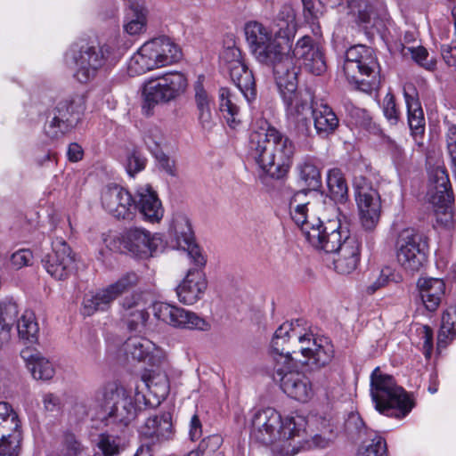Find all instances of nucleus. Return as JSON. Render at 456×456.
I'll return each mask as SVG.
<instances>
[{
	"mask_svg": "<svg viewBox=\"0 0 456 456\" xmlns=\"http://www.w3.org/2000/svg\"><path fill=\"white\" fill-rule=\"evenodd\" d=\"M306 425L301 415L281 418L275 409L268 407L253 413L250 438L265 445L273 444L275 456H294L312 446H327L329 441L320 435L311 436Z\"/></svg>",
	"mask_w": 456,
	"mask_h": 456,
	"instance_id": "obj_1",
	"label": "nucleus"
},
{
	"mask_svg": "<svg viewBox=\"0 0 456 456\" xmlns=\"http://www.w3.org/2000/svg\"><path fill=\"white\" fill-rule=\"evenodd\" d=\"M295 150L293 141L266 120L252 126L248 142V155L272 177L281 178L288 172Z\"/></svg>",
	"mask_w": 456,
	"mask_h": 456,
	"instance_id": "obj_2",
	"label": "nucleus"
},
{
	"mask_svg": "<svg viewBox=\"0 0 456 456\" xmlns=\"http://www.w3.org/2000/svg\"><path fill=\"white\" fill-rule=\"evenodd\" d=\"M333 219H329L323 232L307 231L308 242L315 248L333 254L332 263L337 273L348 274L355 270L360 260V244L343 228L335 204H330Z\"/></svg>",
	"mask_w": 456,
	"mask_h": 456,
	"instance_id": "obj_3",
	"label": "nucleus"
},
{
	"mask_svg": "<svg viewBox=\"0 0 456 456\" xmlns=\"http://www.w3.org/2000/svg\"><path fill=\"white\" fill-rule=\"evenodd\" d=\"M283 105L287 122L302 135L311 134V117L314 110L313 97L307 91L297 90V69L278 68L274 77Z\"/></svg>",
	"mask_w": 456,
	"mask_h": 456,
	"instance_id": "obj_4",
	"label": "nucleus"
},
{
	"mask_svg": "<svg viewBox=\"0 0 456 456\" xmlns=\"http://www.w3.org/2000/svg\"><path fill=\"white\" fill-rule=\"evenodd\" d=\"M245 36L252 54L259 62L272 67L274 77L278 68L289 70L295 66L289 56L291 45L288 37H281V31L273 35L263 24L250 21L245 26Z\"/></svg>",
	"mask_w": 456,
	"mask_h": 456,
	"instance_id": "obj_5",
	"label": "nucleus"
},
{
	"mask_svg": "<svg viewBox=\"0 0 456 456\" xmlns=\"http://www.w3.org/2000/svg\"><path fill=\"white\" fill-rule=\"evenodd\" d=\"M290 330L294 331L295 337L291 348V364L294 362L306 364L312 361L317 366H323L330 361L333 349L328 338L314 337L305 321L286 322L281 324L279 333L287 334Z\"/></svg>",
	"mask_w": 456,
	"mask_h": 456,
	"instance_id": "obj_6",
	"label": "nucleus"
},
{
	"mask_svg": "<svg viewBox=\"0 0 456 456\" xmlns=\"http://www.w3.org/2000/svg\"><path fill=\"white\" fill-rule=\"evenodd\" d=\"M119 59V53L113 41L97 45H84L78 50L69 49L65 61L73 65L74 77L82 84L94 80L99 70L107 65H113Z\"/></svg>",
	"mask_w": 456,
	"mask_h": 456,
	"instance_id": "obj_7",
	"label": "nucleus"
},
{
	"mask_svg": "<svg viewBox=\"0 0 456 456\" xmlns=\"http://www.w3.org/2000/svg\"><path fill=\"white\" fill-rule=\"evenodd\" d=\"M182 57L180 47L169 37H160L145 42L126 63L130 77L171 65Z\"/></svg>",
	"mask_w": 456,
	"mask_h": 456,
	"instance_id": "obj_8",
	"label": "nucleus"
},
{
	"mask_svg": "<svg viewBox=\"0 0 456 456\" xmlns=\"http://www.w3.org/2000/svg\"><path fill=\"white\" fill-rule=\"evenodd\" d=\"M102 396L105 403V413L102 421L106 426L118 424L127 426L134 419L138 411L148 406L147 395L136 386L134 397L117 382L108 383L103 387Z\"/></svg>",
	"mask_w": 456,
	"mask_h": 456,
	"instance_id": "obj_9",
	"label": "nucleus"
},
{
	"mask_svg": "<svg viewBox=\"0 0 456 456\" xmlns=\"http://www.w3.org/2000/svg\"><path fill=\"white\" fill-rule=\"evenodd\" d=\"M343 71L346 79L358 85L362 91L378 89L381 83L380 66L375 52L363 45L346 50Z\"/></svg>",
	"mask_w": 456,
	"mask_h": 456,
	"instance_id": "obj_10",
	"label": "nucleus"
},
{
	"mask_svg": "<svg viewBox=\"0 0 456 456\" xmlns=\"http://www.w3.org/2000/svg\"><path fill=\"white\" fill-rule=\"evenodd\" d=\"M370 396L375 409L388 415L393 409L399 411V417H405L412 409L413 403L403 387L396 385L391 375L379 367L370 374Z\"/></svg>",
	"mask_w": 456,
	"mask_h": 456,
	"instance_id": "obj_11",
	"label": "nucleus"
},
{
	"mask_svg": "<svg viewBox=\"0 0 456 456\" xmlns=\"http://www.w3.org/2000/svg\"><path fill=\"white\" fill-rule=\"evenodd\" d=\"M86 110V99L81 94L66 97L57 102L47 115L44 126L45 135L58 140L70 132Z\"/></svg>",
	"mask_w": 456,
	"mask_h": 456,
	"instance_id": "obj_12",
	"label": "nucleus"
},
{
	"mask_svg": "<svg viewBox=\"0 0 456 456\" xmlns=\"http://www.w3.org/2000/svg\"><path fill=\"white\" fill-rule=\"evenodd\" d=\"M102 240L110 250H120L123 248L141 258L152 256L163 246L159 233H151L140 227L126 229L119 236L103 234Z\"/></svg>",
	"mask_w": 456,
	"mask_h": 456,
	"instance_id": "obj_13",
	"label": "nucleus"
},
{
	"mask_svg": "<svg viewBox=\"0 0 456 456\" xmlns=\"http://www.w3.org/2000/svg\"><path fill=\"white\" fill-rule=\"evenodd\" d=\"M187 87V78L181 72H169L149 80L143 86V110L148 113L154 105L167 102L181 95Z\"/></svg>",
	"mask_w": 456,
	"mask_h": 456,
	"instance_id": "obj_14",
	"label": "nucleus"
},
{
	"mask_svg": "<svg viewBox=\"0 0 456 456\" xmlns=\"http://www.w3.org/2000/svg\"><path fill=\"white\" fill-rule=\"evenodd\" d=\"M355 201L362 227L367 231L375 229L381 215V198L379 191L363 176L354 178Z\"/></svg>",
	"mask_w": 456,
	"mask_h": 456,
	"instance_id": "obj_15",
	"label": "nucleus"
},
{
	"mask_svg": "<svg viewBox=\"0 0 456 456\" xmlns=\"http://www.w3.org/2000/svg\"><path fill=\"white\" fill-rule=\"evenodd\" d=\"M220 61L245 99L248 102L255 99V78L245 62L241 51L234 45L228 46L221 53Z\"/></svg>",
	"mask_w": 456,
	"mask_h": 456,
	"instance_id": "obj_16",
	"label": "nucleus"
},
{
	"mask_svg": "<svg viewBox=\"0 0 456 456\" xmlns=\"http://www.w3.org/2000/svg\"><path fill=\"white\" fill-rule=\"evenodd\" d=\"M396 260L407 273L419 272L427 261V245L412 229L402 231L396 241Z\"/></svg>",
	"mask_w": 456,
	"mask_h": 456,
	"instance_id": "obj_17",
	"label": "nucleus"
},
{
	"mask_svg": "<svg viewBox=\"0 0 456 456\" xmlns=\"http://www.w3.org/2000/svg\"><path fill=\"white\" fill-rule=\"evenodd\" d=\"M138 283L139 276L130 272L94 294H86L83 299V314L90 316L96 311L108 309L114 300Z\"/></svg>",
	"mask_w": 456,
	"mask_h": 456,
	"instance_id": "obj_18",
	"label": "nucleus"
},
{
	"mask_svg": "<svg viewBox=\"0 0 456 456\" xmlns=\"http://www.w3.org/2000/svg\"><path fill=\"white\" fill-rule=\"evenodd\" d=\"M273 379L280 382L281 388L289 397L301 403H307L314 395L309 379L295 370L294 364L274 365Z\"/></svg>",
	"mask_w": 456,
	"mask_h": 456,
	"instance_id": "obj_19",
	"label": "nucleus"
},
{
	"mask_svg": "<svg viewBox=\"0 0 456 456\" xmlns=\"http://www.w3.org/2000/svg\"><path fill=\"white\" fill-rule=\"evenodd\" d=\"M120 351L128 362H146L152 368H163L167 364L164 350L144 337L134 336L127 338Z\"/></svg>",
	"mask_w": 456,
	"mask_h": 456,
	"instance_id": "obj_20",
	"label": "nucleus"
},
{
	"mask_svg": "<svg viewBox=\"0 0 456 456\" xmlns=\"http://www.w3.org/2000/svg\"><path fill=\"white\" fill-rule=\"evenodd\" d=\"M153 314L174 328L199 330H208L210 328V324L196 313L163 302L153 305Z\"/></svg>",
	"mask_w": 456,
	"mask_h": 456,
	"instance_id": "obj_21",
	"label": "nucleus"
},
{
	"mask_svg": "<svg viewBox=\"0 0 456 456\" xmlns=\"http://www.w3.org/2000/svg\"><path fill=\"white\" fill-rule=\"evenodd\" d=\"M20 419L12 406L0 402V456H18L21 440Z\"/></svg>",
	"mask_w": 456,
	"mask_h": 456,
	"instance_id": "obj_22",
	"label": "nucleus"
},
{
	"mask_svg": "<svg viewBox=\"0 0 456 456\" xmlns=\"http://www.w3.org/2000/svg\"><path fill=\"white\" fill-rule=\"evenodd\" d=\"M42 262L45 271L58 281L68 279L75 269V255L61 237L52 241V252Z\"/></svg>",
	"mask_w": 456,
	"mask_h": 456,
	"instance_id": "obj_23",
	"label": "nucleus"
},
{
	"mask_svg": "<svg viewBox=\"0 0 456 456\" xmlns=\"http://www.w3.org/2000/svg\"><path fill=\"white\" fill-rule=\"evenodd\" d=\"M294 65L299 70L297 63L302 65L308 72L314 75H322L326 70V61L323 52L309 36H305L297 40L295 47L289 52Z\"/></svg>",
	"mask_w": 456,
	"mask_h": 456,
	"instance_id": "obj_24",
	"label": "nucleus"
},
{
	"mask_svg": "<svg viewBox=\"0 0 456 456\" xmlns=\"http://www.w3.org/2000/svg\"><path fill=\"white\" fill-rule=\"evenodd\" d=\"M313 208V203L309 199V194L306 190H301L295 192L289 200V216L293 222L301 229L303 235L308 241L307 231L316 230L317 232H323L327 221L330 219L325 214L322 217L310 222L308 220L309 208Z\"/></svg>",
	"mask_w": 456,
	"mask_h": 456,
	"instance_id": "obj_25",
	"label": "nucleus"
},
{
	"mask_svg": "<svg viewBox=\"0 0 456 456\" xmlns=\"http://www.w3.org/2000/svg\"><path fill=\"white\" fill-rule=\"evenodd\" d=\"M134 199L130 192L118 185H108L102 191V205L118 219L134 216Z\"/></svg>",
	"mask_w": 456,
	"mask_h": 456,
	"instance_id": "obj_26",
	"label": "nucleus"
},
{
	"mask_svg": "<svg viewBox=\"0 0 456 456\" xmlns=\"http://www.w3.org/2000/svg\"><path fill=\"white\" fill-rule=\"evenodd\" d=\"M138 211L143 221L157 224L164 216V208L159 196L149 184L139 186L134 193V213Z\"/></svg>",
	"mask_w": 456,
	"mask_h": 456,
	"instance_id": "obj_27",
	"label": "nucleus"
},
{
	"mask_svg": "<svg viewBox=\"0 0 456 456\" xmlns=\"http://www.w3.org/2000/svg\"><path fill=\"white\" fill-rule=\"evenodd\" d=\"M208 289V281L200 269H190L176 288L181 303L192 305L203 298Z\"/></svg>",
	"mask_w": 456,
	"mask_h": 456,
	"instance_id": "obj_28",
	"label": "nucleus"
},
{
	"mask_svg": "<svg viewBox=\"0 0 456 456\" xmlns=\"http://www.w3.org/2000/svg\"><path fill=\"white\" fill-rule=\"evenodd\" d=\"M150 301V294L147 292L134 293L123 300L122 305L126 311L125 318L130 330H141L146 326L150 317L146 308Z\"/></svg>",
	"mask_w": 456,
	"mask_h": 456,
	"instance_id": "obj_29",
	"label": "nucleus"
},
{
	"mask_svg": "<svg viewBox=\"0 0 456 456\" xmlns=\"http://www.w3.org/2000/svg\"><path fill=\"white\" fill-rule=\"evenodd\" d=\"M139 434L146 444H154L171 439L174 435L171 414L165 412L147 419L140 427Z\"/></svg>",
	"mask_w": 456,
	"mask_h": 456,
	"instance_id": "obj_30",
	"label": "nucleus"
},
{
	"mask_svg": "<svg viewBox=\"0 0 456 456\" xmlns=\"http://www.w3.org/2000/svg\"><path fill=\"white\" fill-rule=\"evenodd\" d=\"M167 365V363L163 368H157V370H147L142 375L141 384L137 385L140 386V389L146 387L149 393L152 395L153 401L147 397L148 406L159 405L169 393V381L165 372Z\"/></svg>",
	"mask_w": 456,
	"mask_h": 456,
	"instance_id": "obj_31",
	"label": "nucleus"
},
{
	"mask_svg": "<svg viewBox=\"0 0 456 456\" xmlns=\"http://www.w3.org/2000/svg\"><path fill=\"white\" fill-rule=\"evenodd\" d=\"M417 288L426 309L435 312L441 304L445 292L444 281L438 278L421 277L418 280Z\"/></svg>",
	"mask_w": 456,
	"mask_h": 456,
	"instance_id": "obj_32",
	"label": "nucleus"
},
{
	"mask_svg": "<svg viewBox=\"0 0 456 456\" xmlns=\"http://www.w3.org/2000/svg\"><path fill=\"white\" fill-rule=\"evenodd\" d=\"M281 325L275 330L272 341L270 354L274 365H286L291 363L292 346L295 337L294 331L281 334Z\"/></svg>",
	"mask_w": 456,
	"mask_h": 456,
	"instance_id": "obj_33",
	"label": "nucleus"
},
{
	"mask_svg": "<svg viewBox=\"0 0 456 456\" xmlns=\"http://www.w3.org/2000/svg\"><path fill=\"white\" fill-rule=\"evenodd\" d=\"M430 189L428 191L429 200L432 204L445 201L450 198V181L446 169L444 166L437 165L428 169Z\"/></svg>",
	"mask_w": 456,
	"mask_h": 456,
	"instance_id": "obj_34",
	"label": "nucleus"
},
{
	"mask_svg": "<svg viewBox=\"0 0 456 456\" xmlns=\"http://www.w3.org/2000/svg\"><path fill=\"white\" fill-rule=\"evenodd\" d=\"M194 241L191 223L186 216L174 218L169 232V246L172 248L183 249Z\"/></svg>",
	"mask_w": 456,
	"mask_h": 456,
	"instance_id": "obj_35",
	"label": "nucleus"
},
{
	"mask_svg": "<svg viewBox=\"0 0 456 456\" xmlns=\"http://www.w3.org/2000/svg\"><path fill=\"white\" fill-rule=\"evenodd\" d=\"M312 118L316 134L321 137H327L334 133L338 126L337 115L327 104L316 106Z\"/></svg>",
	"mask_w": 456,
	"mask_h": 456,
	"instance_id": "obj_36",
	"label": "nucleus"
},
{
	"mask_svg": "<svg viewBox=\"0 0 456 456\" xmlns=\"http://www.w3.org/2000/svg\"><path fill=\"white\" fill-rule=\"evenodd\" d=\"M403 95L408 112V123L412 131L421 133L424 128V113L415 89L411 86L403 88Z\"/></svg>",
	"mask_w": 456,
	"mask_h": 456,
	"instance_id": "obj_37",
	"label": "nucleus"
},
{
	"mask_svg": "<svg viewBox=\"0 0 456 456\" xmlns=\"http://www.w3.org/2000/svg\"><path fill=\"white\" fill-rule=\"evenodd\" d=\"M299 179L308 187V194L322 187V175L316 161L311 158H305L297 166Z\"/></svg>",
	"mask_w": 456,
	"mask_h": 456,
	"instance_id": "obj_38",
	"label": "nucleus"
},
{
	"mask_svg": "<svg viewBox=\"0 0 456 456\" xmlns=\"http://www.w3.org/2000/svg\"><path fill=\"white\" fill-rule=\"evenodd\" d=\"M327 186L330 200L334 202L344 203L348 198V186L342 171L332 168L327 174Z\"/></svg>",
	"mask_w": 456,
	"mask_h": 456,
	"instance_id": "obj_39",
	"label": "nucleus"
},
{
	"mask_svg": "<svg viewBox=\"0 0 456 456\" xmlns=\"http://www.w3.org/2000/svg\"><path fill=\"white\" fill-rule=\"evenodd\" d=\"M146 14L143 6L131 2L126 13L124 29L129 35H137L145 29Z\"/></svg>",
	"mask_w": 456,
	"mask_h": 456,
	"instance_id": "obj_40",
	"label": "nucleus"
},
{
	"mask_svg": "<svg viewBox=\"0 0 456 456\" xmlns=\"http://www.w3.org/2000/svg\"><path fill=\"white\" fill-rule=\"evenodd\" d=\"M19 337L25 343L35 344L38 338L39 327L36 321L35 314L26 310L17 323Z\"/></svg>",
	"mask_w": 456,
	"mask_h": 456,
	"instance_id": "obj_41",
	"label": "nucleus"
},
{
	"mask_svg": "<svg viewBox=\"0 0 456 456\" xmlns=\"http://www.w3.org/2000/svg\"><path fill=\"white\" fill-rule=\"evenodd\" d=\"M27 366L35 379L50 380L55 374L53 363L38 354H31L27 358Z\"/></svg>",
	"mask_w": 456,
	"mask_h": 456,
	"instance_id": "obj_42",
	"label": "nucleus"
},
{
	"mask_svg": "<svg viewBox=\"0 0 456 456\" xmlns=\"http://www.w3.org/2000/svg\"><path fill=\"white\" fill-rule=\"evenodd\" d=\"M456 336V308L448 307L443 314L437 338V349L446 346Z\"/></svg>",
	"mask_w": 456,
	"mask_h": 456,
	"instance_id": "obj_43",
	"label": "nucleus"
},
{
	"mask_svg": "<svg viewBox=\"0 0 456 456\" xmlns=\"http://www.w3.org/2000/svg\"><path fill=\"white\" fill-rule=\"evenodd\" d=\"M194 99L199 110V118L203 126L211 121L212 98L199 79L194 85Z\"/></svg>",
	"mask_w": 456,
	"mask_h": 456,
	"instance_id": "obj_44",
	"label": "nucleus"
},
{
	"mask_svg": "<svg viewBox=\"0 0 456 456\" xmlns=\"http://www.w3.org/2000/svg\"><path fill=\"white\" fill-rule=\"evenodd\" d=\"M233 95L228 88L223 87L219 91L220 110L224 113L227 124L232 128H236L240 124L239 107L234 102Z\"/></svg>",
	"mask_w": 456,
	"mask_h": 456,
	"instance_id": "obj_45",
	"label": "nucleus"
},
{
	"mask_svg": "<svg viewBox=\"0 0 456 456\" xmlns=\"http://www.w3.org/2000/svg\"><path fill=\"white\" fill-rule=\"evenodd\" d=\"M295 16V12L290 5L282 6L277 16L279 29L276 32L281 31V37H288L290 45L296 32Z\"/></svg>",
	"mask_w": 456,
	"mask_h": 456,
	"instance_id": "obj_46",
	"label": "nucleus"
},
{
	"mask_svg": "<svg viewBox=\"0 0 456 456\" xmlns=\"http://www.w3.org/2000/svg\"><path fill=\"white\" fill-rule=\"evenodd\" d=\"M97 446L103 456H118L125 448L122 438L110 434L100 435Z\"/></svg>",
	"mask_w": 456,
	"mask_h": 456,
	"instance_id": "obj_47",
	"label": "nucleus"
},
{
	"mask_svg": "<svg viewBox=\"0 0 456 456\" xmlns=\"http://www.w3.org/2000/svg\"><path fill=\"white\" fill-rule=\"evenodd\" d=\"M223 444V438L219 435L209 436L200 441L195 450H191L184 456H203L204 454L215 452Z\"/></svg>",
	"mask_w": 456,
	"mask_h": 456,
	"instance_id": "obj_48",
	"label": "nucleus"
},
{
	"mask_svg": "<svg viewBox=\"0 0 456 456\" xmlns=\"http://www.w3.org/2000/svg\"><path fill=\"white\" fill-rule=\"evenodd\" d=\"M18 315V305L14 302L0 303V328L7 330L8 339L12 322Z\"/></svg>",
	"mask_w": 456,
	"mask_h": 456,
	"instance_id": "obj_49",
	"label": "nucleus"
},
{
	"mask_svg": "<svg viewBox=\"0 0 456 456\" xmlns=\"http://www.w3.org/2000/svg\"><path fill=\"white\" fill-rule=\"evenodd\" d=\"M143 142L148 150L154 156L162 151L164 136L160 129L158 127H151L145 132L143 135Z\"/></svg>",
	"mask_w": 456,
	"mask_h": 456,
	"instance_id": "obj_50",
	"label": "nucleus"
},
{
	"mask_svg": "<svg viewBox=\"0 0 456 456\" xmlns=\"http://www.w3.org/2000/svg\"><path fill=\"white\" fill-rule=\"evenodd\" d=\"M410 53L411 58L420 66L428 70H433L436 68V61L435 59L428 60V53L423 46L405 47L404 54Z\"/></svg>",
	"mask_w": 456,
	"mask_h": 456,
	"instance_id": "obj_51",
	"label": "nucleus"
},
{
	"mask_svg": "<svg viewBox=\"0 0 456 456\" xmlns=\"http://www.w3.org/2000/svg\"><path fill=\"white\" fill-rule=\"evenodd\" d=\"M80 452V444L75 439L74 436L69 435L64 442L53 450L48 456H77Z\"/></svg>",
	"mask_w": 456,
	"mask_h": 456,
	"instance_id": "obj_52",
	"label": "nucleus"
},
{
	"mask_svg": "<svg viewBox=\"0 0 456 456\" xmlns=\"http://www.w3.org/2000/svg\"><path fill=\"white\" fill-rule=\"evenodd\" d=\"M358 456H387L386 440L375 436L369 445L359 451Z\"/></svg>",
	"mask_w": 456,
	"mask_h": 456,
	"instance_id": "obj_53",
	"label": "nucleus"
},
{
	"mask_svg": "<svg viewBox=\"0 0 456 456\" xmlns=\"http://www.w3.org/2000/svg\"><path fill=\"white\" fill-rule=\"evenodd\" d=\"M146 159L137 151H133L127 156L126 168L127 173L133 176L144 169Z\"/></svg>",
	"mask_w": 456,
	"mask_h": 456,
	"instance_id": "obj_54",
	"label": "nucleus"
},
{
	"mask_svg": "<svg viewBox=\"0 0 456 456\" xmlns=\"http://www.w3.org/2000/svg\"><path fill=\"white\" fill-rule=\"evenodd\" d=\"M402 281V276L396 273L392 267L386 266L381 269L377 281L374 283L372 289L383 287L389 282H399Z\"/></svg>",
	"mask_w": 456,
	"mask_h": 456,
	"instance_id": "obj_55",
	"label": "nucleus"
},
{
	"mask_svg": "<svg viewBox=\"0 0 456 456\" xmlns=\"http://www.w3.org/2000/svg\"><path fill=\"white\" fill-rule=\"evenodd\" d=\"M420 340L422 341V350L425 357L429 359L433 350V331L427 326H421L417 330Z\"/></svg>",
	"mask_w": 456,
	"mask_h": 456,
	"instance_id": "obj_56",
	"label": "nucleus"
},
{
	"mask_svg": "<svg viewBox=\"0 0 456 456\" xmlns=\"http://www.w3.org/2000/svg\"><path fill=\"white\" fill-rule=\"evenodd\" d=\"M305 16L312 21L318 20L323 13V5L321 1L303 0Z\"/></svg>",
	"mask_w": 456,
	"mask_h": 456,
	"instance_id": "obj_57",
	"label": "nucleus"
},
{
	"mask_svg": "<svg viewBox=\"0 0 456 456\" xmlns=\"http://www.w3.org/2000/svg\"><path fill=\"white\" fill-rule=\"evenodd\" d=\"M383 112L385 117L392 123H396L399 113L396 109L394 95L387 94L383 100Z\"/></svg>",
	"mask_w": 456,
	"mask_h": 456,
	"instance_id": "obj_58",
	"label": "nucleus"
},
{
	"mask_svg": "<svg viewBox=\"0 0 456 456\" xmlns=\"http://www.w3.org/2000/svg\"><path fill=\"white\" fill-rule=\"evenodd\" d=\"M447 137V150L451 158L452 167L456 179V126H451L448 128L446 134Z\"/></svg>",
	"mask_w": 456,
	"mask_h": 456,
	"instance_id": "obj_59",
	"label": "nucleus"
},
{
	"mask_svg": "<svg viewBox=\"0 0 456 456\" xmlns=\"http://www.w3.org/2000/svg\"><path fill=\"white\" fill-rule=\"evenodd\" d=\"M182 250L187 252L189 258L198 267H203L206 265V257L203 255L200 248L193 241L192 243L186 246Z\"/></svg>",
	"mask_w": 456,
	"mask_h": 456,
	"instance_id": "obj_60",
	"label": "nucleus"
},
{
	"mask_svg": "<svg viewBox=\"0 0 456 456\" xmlns=\"http://www.w3.org/2000/svg\"><path fill=\"white\" fill-rule=\"evenodd\" d=\"M32 252L28 249H20L11 256V264L16 269L28 265L32 261Z\"/></svg>",
	"mask_w": 456,
	"mask_h": 456,
	"instance_id": "obj_61",
	"label": "nucleus"
},
{
	"mask_svg": "<svg viewBox=\"0 0 456 456\" xmlns=\"http://www.w3.org/2000/svg\"><path fill=\"white\" fill-rule=\"evenodd\" d=\"M388 151L395 167H403L406 161V154L403 147L395 142H389Z\"/></svg>",
	"mask_w": 456,
	"mask_h": 456,
	"instance_id": "obj_62",
	"label": "nucleus"
},
{
	"mask_svg": "<svg viewBox=\"0 0 456 456\" xmlns=\"http://www.w3.org/2000/svg\"><path fill=\"white\" fill-rule=\"evenodd\" d=\"M154 157L159 162L160 168L170 175H175V161L168 158L163 151L154 155Z\"/></svg>",
	"mask_w": 456,
	"mask_h": 456,
	"instance_id": "obj_63",
	"label": "nucleus"
},
{
	"mask_svg": "<svg viewBox=\"0 0 456 456\" xmlns=\"http://www.w3.org/2000/svg\"><path fill=\"white\" fill-rule=\"evenodd\" d=\"M42 403L47 411H56L61 409V399L58 395L47 393L43 395Z\"/></svg>",
	"mask_w": 456,
	"mask_h": 456,
	"instance_id": "obj_64",
	"label": "nucleus"
}]
</instances>
